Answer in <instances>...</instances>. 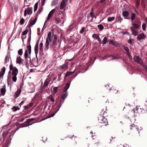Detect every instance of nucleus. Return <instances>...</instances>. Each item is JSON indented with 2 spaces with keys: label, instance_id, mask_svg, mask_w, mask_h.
I'll list each match as a JSON object with an SVG mask.
<instances>
[{
  "label": "nucleus",
  "instance_id": "obj_1",
  "mask_svg": "<svg viewBox=\"0 0 147 147\" xmlns=\"http://www.w3.org/2000/svg\"><path fill=\"white\" fill-rule=\"evenodd\" d=\"M9 71L7 76V83L10 88L12 86L13 82H16L17 80V75L18 73V69L14 67L11 62L9 66Z\"/></svg>",
  "mask_w": 147,
  "mask_h": 147
},
{
  "label": "nucleus",
  "instance_id": "obj_2",
  "mask_svg": "<svg viewBox=\"0 0 147 147\" xmlns=\"http://www.w3.org/2000/svg\"><path fill=\"white\" fill-rule=\"evenodd\" d=\"M107 111L106 107L104 109L102 110L100 113L102 115H100L98 117L99 123L97 126L99 127L106 126L108 125V121L107 119L104 116L107 115V112L106 111Z\"/></svg>",
  "mask_w": 147,
  "mask_h": 147
},
{
  "label": "nucleus",
  "instance_id": "obj_3",
  "mask_svg": "<svg viewBox=\"0 0 147 147\" xmlns=\"http://www.w3.org/2000/svg\"><path fill=\"white\" fill-rule=\"evenodd\" d=\"M68 95V92L67 91L63 92V93L62 94L61 97L62 99H60V101L59 102V105L58 106V107L56 109V111L55 112L53 113H50L49 115V117H50L53 116L59 110L60 107H61L62 104L63 103L64 100L66 98Z\"/></svg>",
  "mask_w": 147,
  "mask_h": 147
},
{
  "label": "nucleus",
  "instance_id": "obj_4",
  "mask_svg": "<svg viewBox=\"0 0 147 147\" xmlns=\"http://www.w3.org/2000/svg\"><path fill=\"white\" fill-rule=\"evenodd\" d=\"M28 51L27 49H26L24 54L25 64L27 66H28L30 64H31V63L30 58L28 57Z\"/></svg>",
  "mask_w": 147,
  "mask_h": 147
},
{
  "label": "nucleus",
  "instance_id": "obj_5",
  "mask_svg": "<svg viewBox=\"0 0 147 147\" xmlns=\"http://www.w3.org/2000/svg\"><path fill=\"white\" fill-rule=\"evenodd\" d=\"M51 36V32H49L46 38V43H45V49L46 50H48L49 49V41L50 42H52Z\"/></svg>",
  "mask_w": 147,
  "mask_h": 147
},
{
  "label": "nucleus",
  "instance_id": "obj_6",
  "mask_svg": "<svg viewBox=\"0 0 147 147\" xmlns=\"http://www.w3.org/2000/svg\"><path fill=\"white\" fill-rule=\"evenodd\" d=\"M57 35L55 34L53 36L52 42L50 44V47L53 48L54 50H56L57 47Z\"/></svg>",
  "mask_w": 147,
  "mask_h": 147
},
{
  "label": "nucleus",
  "instance_id": "obj_7",
  "mask_svg": "<svg viewBox=\"0 0 147 147\" xmlns=\"http://www.w3.org/2000/svg\"><path fill=\"white\" fill-rule=\"evenodd\" d=\"M31 40V36L30 34L28 39L26 46L27 49L28 50V53L30 55L31 52V47L30 45V41Z\"/></svg>",
  "mask_w": 147,
  "mask_h": 147
},
{
  "label": "nucleus",
  "instance_id": "obj_8",
  "mask_svg": "<svg viewBox=\"0 0 147 147\" xmlns=\"http://www.w3.org/2000/svg\"><path fill=\"white\" fill-rule=\"evenodd\" d=\"M34 118H31L27 120L26 121L23 123H21L20 124V126L21 127H26L30 125H31L32 124H29L31 121L34 120Z\"/></svg>",
  "mask_w": 147,
  "mask_h": 147
},
{
  "label": "nucleus",
  "instance_id": "obj_9",
  "mask_svg": "<svg viewBox=\"0 0 147 147\" xmlns=\"http://www.w3.org/2000/svg\"><path fill=\"white\" fill-rule=\"evenodd\" d=\"M146 111L147 112V110H146L145 109H142L141 108H140V109L138 108H136L135 110H132L131 111V112L132 113H135L136 112V113H140L141 112L142 113H145V111Z\"/></svg>",
  "mask_w": 147,
  "mask_h": 147
},
{
  "label": "nucleus",
  "instance_id": "obj_10",
  "mask_svg": "<svg viewBox=\"0 0 147 147\" xmlns=\"http://www.w3.org/2000/svg\"><path fill=\"white\" fill-rule=\"evenodd\" d=\"M55 16L62 20L63 18L64 13L63 11H58Z\"/></svg>",
  "mask_w": 147,
  "mask_h": 147
},
{
  "label": "nucleus",
  "instance_id": "obj_11",
  "mask_svg": "<svg viewBox=\"0 0 147 147\" xmlns=\"http://www.w3.org/2000/svg\"><path fill=\"white\" fill-rule=\"evenodd\" d=\"M32 8H31V9H30L29 8H27L24 10V15L25 17L26 16L27 14H31L32 13Z\"/></svg>",
  "mask_w": 147,
  "mask_h": 147
},
{
  "label": "nucleus",
  "instance_id": "obj_12",
  "mask_svg": "<svg viewBox=\"0 0 147 147\" xmlns=\"http://www.w3.org/2000/svg\"><path fill=\"white\" fill-rule=\"evenodd\" d=\"M67 2V0H63L62 1L60 5V9L61 10H62L65 8Z\"/></svg>",
  "mask_w": 147,
  "mask_h": 147
},
{
  "label": "nucleus",
  "instance_id": "obj_13",
  "mask_svg": "<svg viewBox=\"0 0 147 147\" xmlns=\"http://www.w3.org/2000/svg\"><path fill=\"white\" fill-rule=\"evenodd\" d=\"M122 15L124 17L125 19H127L129 20H130V18H128L127 17L129 16V13L128 11L123 10L122 11Z\"/></svg>",
  "mask_w": 147,
  "mask_h": 147
},
{
  "label": "nucleus",
  "instance_id": "obj_14",
  "mask_svg": "<svg viewBox=\"0 0 147 147\" xmlns=\"http://www.w3.org/2000/svg\"><path fill=\"white\" fill-rule=\"evenodd\" d=\"M50 81L51 80L50 79L48 78H47L45 81L42 89H44L47 86H48Z\"/></svg>",
  "mask_w": 147,
  "mask_h": 147
},
{
  "label": "nucleus",
  "instance_id": "obj_15",
  "mask_svg": "<svg viewBox=\"0 0 147 147\" xmlns=\"http://www.w3.org/2000/svg\"><path fill=\"white\" fill-rule=\"evenodd\" d=\"M92 137L93 140V142L94 144H96L99 143V140L97 136L95 135L92 136Z\"/></svg>",
  "mask_w": 147,
  "mask_h": 147
},
{
  "label": "nucleus",
  "instance_id": "obj_16",
  "mask_svg": "<svg viewBox=\"0 0 147 147\" xmlns=\"http://www.w3.org/2000/svg\"><path fill=\"white\" fill-rule=\"evenodd\" d=\"M55 9H53L52 10L50 11V12H49V14L48 15L47 20L45 21V24L46 23V22L47 21V20H49L51 18L53 14V13L55 12Z\"/></svg>",
  "mask_w": 147,
  "mask_h": 147
},
{
  "label": "nucleus",
  "instance_id": "obj_17",
  "mask_svg": "<svg viewBox=\"0 0 147 147\" xmlns=\"http://www.w3.org/2000/svg\"><path fill=\"white\" fill-rule=\"evenodd\" d=\"M21 87L20 89H18L17 91L15 92L14 96L15 99L17 98L20 96L21 92Z\"/></svg>",
  "mask_w": 147,
  "mask_h": 147
},
{
  "label": "nucleus",
  "instance_id": "obj_18",
  "mask_svg": "<svg viewBox=\"0 0 147 147\" xmlns=\"http://www.w3.org/2000/svg\"><path fill=\"white\" fill-rule=\"evenodd\" d=\"M109 44L116 47H119L120 46L119 43L113 40H110L109 42Z\"/></svg>",
  "mask_w": 147,
  "mask_h": 147
},
{
  "label": "nucleus",
  "instance_id": "obj_19",
  "mask_svg": "<svg viewBox=\"0 0 147 147\" xmlns=\"http://www.w3.org/2000/svg\"><path fill=\"white\" fill-rule=\"evenodd\" d=\"M38 42H37L35 45L34 47V50L35 53L36 55V57L37 58V54L38 53Z\"/></svg>",
  "mask_w": 147,
  "mask_h": 147
},
{
  "label": "nucleus",
  "instance_id": "obj_20",
  "mask_svg": "<svg viewBox=\"0 0 147 147\" xmlns=\"http://www.w3.org/2000/svg\"><path fill=\"white\" fill-rule=\"evenodd\" d=\"M131 31L132 32V34L134 35L135 36H136L138 35V32L137 30L134 29L133 27H131L130 28Z\"/></svg>",
  "mask_w": 147,
  "mask_h": 147
},
{
  "label": "nucleus",
  "instance_id": "obj_21",
  "mask_svg": "<svg viewBox=\"0 0 147 147\" xmlns=\"http://www.w3.org/2000/svg\"><path fill=\"white\" fill-rule=\"evenodd\" d=\"M0 91L2 95H4L5 94L6 92V86L5 85H4L3 86H2V87L1 88Z\"/></svg>",
  "mask_w": 147,
  "mask_h": 147
},
{
  "label": "nucleus",
  "instance_id": "obj_22",
  "mask_svg": "<svg viewBox=\"0 0 147 147\" xmlns=\"http://www.w3.org/2000/svg\"><path fill=\"white\" fill-rule=\"evenodd\" d=\"M47 99L48 100V101L51 102H55V99L52 95H49V96L47 97Z\"/></svg>",
  "mask_w": 147,
  "mask_h": 147
},
{
  "label": "nucleus",
  "instance_id": "obj_23",
  "mask_svg": "<svg viewBox=\"0 0 147 147\" xmlns=\"http://www.w3.org/2000/svg\"><path fill=\"white\" fill-rule=\"evenodd\" d=\"M146 37V36L143 33H141L139 34V36L137 37V39L138 40H142Z\"/></svg>",
  "mask_w": 147,
  "mask_h": 147
},
{
  "label": "nucleus",
  "instance_id": "obj_24",
  "mask_svg": "<svg viewBox=\"0 0 147 147\" xmlns=\"http://www.w3.org/2000/svg\"><path fill=\"white\" fill-rule=\"evenodd\" d=\"M71 80H70L69 83H67L66 84L65 88L63 89V92L67 91V90L69 88L70 86V83Z\"/></svg>",
  "mask_w": 147,
  "mask_h": 147
},
{
  "label": "nucleus",
  "instance_id": "obj_25",
  "mask_svg": "<svg viewBox=\"0 0 147 147\" xmlns=\"http://www.w3.org/2000/svg\"><path fill=\"white\" fill-rule=\"evenodd\" d=\"M130 127L131 129L134 130L135 131H136L137 132H138L139 133V132L138 129V128H137L136 127L135 125L134 124L131 125H130Z\"/></svg>",
  "mask_w": 147,
  "mask_h": 147
},
{
  "label": "nucleus",
  "instance_id": "obj_26",
  "mask_svg": "<svg viewBox=\"0 0 147 147\" xmlns=\"http://www.w3.org/2000/svg\"><path fill=\"white\" fill-rule=\"evenodd\" d=\"M6 68L5 67H3L2 68L1 71L0 72V76H2V77H3L4 75V74Z\"/></svg>",
  "mask_w": 147,
  "mask_h": 147
},
{
  "label": "nucleus",
  "instance_id": "obj_27",
  "mask_svg": "<svg viewBox=\"0 0 147 147\" xmlns=\"http://www.w3.org/2000/svg\"><path fill=\"white\" fill-rule=\"evenodd\" d=\"M23 60L20 56H18L16 58V62L17 63L20 64L22 61Z\"/></svg>",
  "mask_w": 147,
  "mask_h": 147
},
{
  "label": "nucleus",
  "instance_id": "obj_28",
  "mask_svg": "<svg viewBox=\"0 0 147 147\" xmlns=\"http://www.w3.org/2000/svg\"><path fill=\"white\" fill-rule=\"evenodd\" d=\"M116 19L117 22L120 23L123 20L121 16L119 15L117 16Z\"/></svg>",
  "mask_w": 147,
  "mask_h": 147
},
{
  "label": "nucleus",
  "instance_id": "obj_29",
  "mask_svg": "<svg viewBox=\"0 0 147 147\" xmlns=\"http://www.w3.org/2000/svg\"><path fill=\"white\" fill-rule=\"evenodd\" d=\"M61 19L59 18L57 16H55V22L56 24H58L61 23Z\"/></svg>",
  "mask_w": 147,
  "mask_h": 147
},
{
  "label": "nucleus",
  "instance_id": "obj_30",
  "mask_svg": "<svg viewBox=\"0 0 147 147\" xmlns=\"http://www.w3.org/2000/svg\"><path fill=\"white\" fill-rule=\"evenodd\" d=\"M74 73H75L74 71H67L66 73V74L65 75V77L71 75Z\"/></svg>",
  "mask_w": 147,
  "mask_h": 147
},
{
  "label": "nucleus",
  "instance_id": "obj_31",
  "mask_svg": "<svg viewBox=\"0 0 147 147\" xmlns=\"http://www.w3.org/2000/svg\"><path fill=\"white\" fill-rule=\"evenodd\" d=\"M134 61L136 62L139 63V62L141 60L140 58H139V56H135L134 57Z\"/></svg>",
  "mask_w": 147,
  "mask_h": 147
},
{
  "label": "nucleus",
  "instance_id": "obj_32",
  "mask_svg": "<svg viewBox=\"0 0 147 147\" xmlns=\"http://www.w3.org/2000/svg\"><path fill=\"white\" fill-rule=\"evenodd\" d=\"M140 24H141V22H140ZM132 27H133V28H136V29H139L140 28V25H139L136 23H133L132 24Z\"/></svg>",
  "mask_w": 147,
  "mask_h": 147
},
{
  "label": "nucleus",
  "instance_id": "obj_33",
  "mask_svg": "<svg viewBox=\"0 0 147 147\" xmlns=\"http://www.w3.org/2000/svg\"><path fill=\"white\" fill-rule=\"evenodd\" d=\"M37 59L36 60L35 58H34L32 59V63L35 66H37V63L38 61V59L36 58Z\"/></svg>",
  "mask_w": 147,
  "mask_h": 147
},
{
  "label": "nucleus",
  "instance_id": "obj_34",
  "mask_svg": "<svg viewBox=\"0 0 147 147\" xmlns=\"http://www.w3.org/2000/svg\"><path fill=\"white\" fill-rule=\"evenodd\" d=\"M61 68L63 69V70L65 71L68 67V64L66 63L63 64L60 67Z\"/></svg>",
  "mask_w": 147,
  "mask_h": 147
},
{
  "label": "nucleus",
  "instance_id": "obj_35",
  "mask_svg": "<svg viewBox=\"0 0 147 147\" xmlns=\"http://www.w3.org/2000/svg\"><path fill=\"white\" fill-rule=\"evenodd\" d=\"M108 42V38L107 37H105L102 40V46L106 44Z\"/></svg>",
  "mask_w": 147,
  "mask_h": 147
},
{
  "label": "nucleus",
  "instance_id": "obj_36",
  "mask_svg": "<svg viewBox=\"0 0 147 147\" xmlns=\"http://www.w3.org/2000/svg\"><path fill=\"white\" fill-rule=\"evenodd\" d=\"M12 111L13 112H16L18 110L20 109V108L18 106H14L11 109Z\"/></svg>",
  "mask_w": 147,
  "mask_h": 147
},
{
  "label": "nucleus",
  "instance_id": "obj_37",
  "mask_svg": "<svg viewBox=\"0 0 147 147\" xmlns=\"http://www.w3.org/2000/svg\"><path fill=\"white\" fill-rule=\"evenodd\" d=\"M110 90H112V92L115 94H116L118 92V90L117 88H111L109 89Z\"/></svg>",
  "mask_w": 147,
  "mask_h": 147
},
{
  "label": "nucleus",
  "instance_id": "obj_38",
  "mask_svg": "<svg viewBox=\"0 0 147 147\" xmlns=\"http://www.w3.org/2000/svg\"><path fill=\"white\" fill-rule=\"evenodd\" d=\"M37 16H36V18L34 20H30V23L31 25H34L37 19Z\"/></svg>",
  "mask_w": 147,
  "mask_h": 147
},
{
  "label": "nucleus",
  "instance_id": "obj_39",
  "mask_svg": "<svg viewBox=\"0 0 147 147\" xmlns=\"http://www.w3.org/2000/svg\"><path fill=\"white\" fill-rule=\"evenodd\" d=\"M112 57V59H118L119 57V55L117 54H116L114 55H111Z\"/></svg>",
  "mask_w": 147,
  "mask_h": 147
},
{
  "label": "nucleus",
  "instance_id": "obj_40",
  "mask_svg": "<svg viewBox=\"0 0 147 147\" xmlns=\"http://www.w3.org/2000/svg\"><path fill=\"white\" fill-rule=\"evenodd\" d=\"M136 15L134 13H132L131 15V19L133 21L135 18Z\"/></svg>",
  "mask_w": 147,
  "mask_h": 147
},
{
  "label": "nucleus",
  "instance_id": "obj_41",
  "mask_svg": "<svg viewBox=\"0 0 147 147\" xmlns=\"http://www.w3.org/2000/svg\"><path fill=\"white\" fill-rule=\"evenodd\" d=\"M91 11L90 13V16L92 18H93L94 17L95 15L94 12V9L93 8H92L91 9Z\"/></svg>",
  "mask_w": 147,
  "mask_h": 147
},
{
  "label": "nucleus",
  "instance_id": "obj_42",
  "mask_svg": "<svg viewBox=\"0 0 147 147\" xmlns=\"http://www.w3.org/2000/svg\"><path fill=\"white\" fill-rule=\"evenodd\" d=\"M43 44L42 42H41L40 43V45H39V51H40L41 52H42L43 51Z\"/></svg>",
  "mask_w": 147,
  "mask_h": 147
},
{
  "label": "nucleus",
  "instance_id": "obj_43",
  "mask_svg": "<svg viewBox=\"0 0 147 147\" xmlns=\"http://www.w3.org/2000/svg\"><path fill=\"white\" fill-rule=\"evenodd\" d=\"M9 56L8 55L6 56L5 59L4 63L6 64L9 61Z\"/></svg>",
  "mask_w": 147,
  "mask_h": 147
},
{
  "label": "nucleus",
  "instance_id": "obj_44",
  "mask_svg": "<svg viewBox=\"0 0 147 147\" xmlns=\"http://www.w3.org/2000/svg\"><path fill=\"white\" fill-rule=\"evenodd\" d=\"M18 55L21 56L23 53V50L22 49H20L18 52Z\"/></svg>",
  "mask_w": 147,
  "mask_h": 147
},
{
  "label": "nucleus",
  "instance_id": "obj_45",
  "mask_svg": "<svg viewBox=\"0 0 147 147\" xmlns=\"http://www.w3.org/2000/svg\"><path fill=\"white\" fill-rule=\"evenodd\" d=\"M123 48L124 50L126 51L127 52V54H129V48L127 47L124 46H123Z\"/></svg>",
  "mask_w": 147,
  "mask_h": 147
},
{
  "label": "nucleus",
  "instance_id": "obj_46",
  "mask_svg": "<svg viewBox=\"0 0 147 147\" xmlns=\"http://www.w3.org/2000/svg\"><path fill=\"white\" fill-rule=\"evenodd\" d=\"M38 3L36 2L35 3V4L34 6V11L35 12L36 10H37V9L38 8Z\"/></svg>",
  "mask_w": 147,
  "mask_h": 147
},
{
  "label": "nucleus",
  "instance_id": "obj_47",
  "mask_svg": "<svg viewBox=\"0 0 147 147\" xmlns=\"http://www.w3.org/2000/svg\"><path fill=\"white\" fill-rule=\"evenodd\" d=\"M43 8L42 7H40L39 8L38 11L37 12L36 15H38L39 14H40L41 12L42 11Z\"/></svg>",
  "mask_w": 147,
  "mask_h": 147
},
{
  "label": "nucleus",
  "instance_id": "obj_48",
  "mask_svg": "<svg viewBox=\"0 0 147 147\" xmlns=\"http://www.w3.org/2000/svg\"><path fill=\"white\" fill-rule=\"evenodd\" d=\"M115 19V17H108L107 18V20L108 22H111L114 20Z\"/></svg>",
  "mask_w": 147,
  "mask_h": 147
},
{
  "label": "nucleus",
  "instance_id": "obj_49",
  "mask_svg": "<svg viewBox=\"0 0 147 147\" xmlns=\"http://www.w3.org/2000/svg\"><path fill=\"white\" fill-rule=\"evenodd\" d=\"M92 37L93 38H95L97 40L99 38V35H98V34H93L92 35Z\"/></svg>",
  "mask_w": 147,
  "mask_h": 147
},
{
  "label": "nucleus",
  "instance_id": "obj_50",
  "mask_svg": "<svg viewBox=\"0 0 147 147\" xmlns=\"http://www.w3.org/2000/svg\"><path fill=\"white\" fill-rule=\"evenodd\" d=\"M134 41V39H133L130 38L128 40L127 42L128 43H130L131 44V45H133Z\"/></svg>",
  "mask_w": 147,
  "mask_h": 147
},
{
  "label": "nucleus",
  "instance_id": "obj_51",
  "mask_svg": "<svg viewBox=\"0 0 147 147\" xmlns=\"http://www.w3.org/2000/svg\"><path fill=\"white\" fill-rule=\"evenodd\" d=\"M98 28L100 29V31L103 30L104 28L102 24H100L98 25Z\"/></svg>",
  "mask_w": 147,
  "mask_h": 147
},
{
  "label": "nucleus",
  "instance_id": "obj_52",
  "mask_svg": "<svg viewBox=\"0 0 147 147\" xmlns=\"http://www.w3.org/2000/svg\"><path fill=\"white\" fill-rule=\"evenodd\" d=\"M58 88V87H55L53 88V90L54 91V92L53 93L54 94H55L57 92Z\"/></svg>",
  "mask_w": 147,
  "mask_h": 147
},
{
  "label": "nucleus",
  "instance_id": "obj_53",
  "mask_svg": "<svg viewBox=\"0 0 147 147\" xmlns=\"http://www.w3.org/2000/svg\"><path fill=\"white\" fill-rule=\"evenodd\" d=\"M146 25L145 23H144L142 25V28L143 30L145 31L146 30Z\"/></svg>",
  "mask_w": 147,
  "mask_h": 147
},
{
  "label": "nucleus",
  "instance_id": "obj_54",
  "mask_svg": "<svg viewBox=\"0 0 147 147\" xmlns=\"http://www.w3.org/2000/svg\"><path fill=\"white\" fill-rule=\"evenodd\" d=\"M20 24L21 25H22L23 24L24 22V18H22V19H21V20H20Z\"/></svg>",
  "mask_w": 147,
  "mask_h": 147
},
{
  "label": "nucleus",
  "instance_id": "obj_55",
  "mask_svg": "<svg viewBox=\"0 0 147 147\" xmlns=\"http://www.w3.org/2000/svg\"><path fill=\"white\" fill-rule=\"evenodd\" d=\"M28 32V30L27 29H26L25 31L22 32V35H25L27 34Z\"/></svg>",
  "mask_w": 147,
  "mask_h": 147
},
{
  "label": "nucleus",
  "instance_id": "obj_56",
  "mask_svg": "<svg viewBox=\"0 0 147 147\" xmlns=\"http://www.w3.org/2000/svg\"><path fill=\"white\" fill-rule=\"evenodd\" d=\"M85 30V27H82L80 31V33L81 34H82L84 30Z\"/></svg>",
  "mask_w": 147,
  "mask_h": 147
},
{
  "label": "nucleus",
  "instance_id": "obj_57",
  "mask_svg": "<svg viewBox=\"0 0 147 147\" xmlns=\"http://www.w3.org/2000/svg\"><path fill=\"white\" fill-rule=\"evenodd\" d=\"M24 109L26 110L27 111L28 109H30V108L28 105H26L24 106Z\"/></svg>",
  "mask_w": 147,
  "mask_h": 147
},
{
  "label": "nucleus",
  "instance_id": "obj_58",
  "mask_svg": "<svg viewBox=\"0 0 147 147\" xmlns=\"http://www.w3.org/2000/svg\"><path fill=\"white\" fill-rule=\"evenodd\" d=\"M33 105V102H31L29 103L28 106L30 109L31 107H32Z\"/></svg>",
  "mask_w": 147,
  "mask_h": 147
},
{
  "label": "nucleus",
  "instance_id": "obj_59",
  "mask_svg": "<svg viewBox=\"0 0 147 147\" xmlns=\"http://www.w3.org/2000/svg\"><path fill=\"white\" fill-rule=\"evenodd\" d=\"M25 102L24 100H22L21 101V102L19 104V105L20 106V107L21 106V105H23L24 103Z\"/></svg>",
  "mask_w": 147,
  "mask_h": 147
},
{
  "label": "nucleus",
  "instance_id": "obj_60",
  "mask_svg": "<svg viewBox=\"0 0 147 147\" xmlns=\"http://www.w3.org/2000/svg\"><path fill=\"white\" fill-rule=\"evenodd\" d=\"M106 0H100L99 2L101 3H105V1Z\"/></svg>",
  "mask_w": 147,
  "mask_h": 147
},
{
  "label": "nucleus",
  "instance_id": "obj_61",
  "mask_svg": "<svg viewBox=\"0 0 147 147\" xmlns=\"http://www.w3.org/2000/svg\"><path fill=\"white\" fill-rule=\"evenodd\" d=\"M58 79L57 80V81H59L61 80V78L60 77L61 76V74H59L58 75Z\"/></svg>",
  "mask_w": 147,
  "mask_h": 147
},
{
  "label": "nucleus",
  "instance_id": "obj_62",
  "mask_svg": "<svg viewBox=\"0 0 147 147\" xmlns=\"http://www.w3.org/2000/svg\"><path fill=\"white\" fill-rule=\"evenodd\" d=\"M127 55L128 56V57H129V58L131 59H132V56L130 55V53L129 54H127Z\"/></svg>",
  "mask_w": 147,
  "mask_h": 147
},
{
  "label": "nucleus",
  "instance_id": "obj_63",
  "mask_svg": "<svg viewBox=\"0 0 147 147\" xmlns=\"http://www.w3.org/2000/svg\"><path fill=\"white\" fill-rule=\"evenodd\" d=\"M97 40L98 41V42H99L100 44H102L101 40L100 38H99Z\"/></svg>",
  "mask_w": 147,
  "mask_h": 147
},
{
  "label": "nucleus",
  "instance_id": "obj_64",
  "mask_svg": "<svg viewBox=\"0 0 147 147\" xmlns=\"http://www.w3.org/2000/svg\"><path fill=\"white\" fill-rule=\"evenodd\" d=\"M46 0H43L42 1L41 3L42 5V6H44L45 5V2Z\"/></svg>",
  "mask_w": 147,
  "mask_h": 147
}]
</instances>
